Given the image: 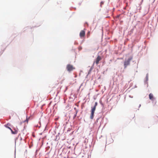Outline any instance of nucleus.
Instances as JSON below:
<instances>
[{
    "mask_svg": "<svg viewBox=\"0 0 158 158\" xmlns=\"http://www.w3.org/2000/svg\"><path fill=\"white\" fill-rule=\"evenodd\" d=\"M98 103L97 102H96L95 104V105L94 107H91V115L90 116V118L91 119H92L94 118V113L95 111L96 110V106L97 105Z\"/></svg>",
    "mask_w": 158,
    "mask_h": 158,
    "instance_id": "obj_1",
    "label": "nucleus"
},
{
    "mask_svg": "<svg viewBox=\"0 0 158 158\" xmlns=\"http://www.w3.org/2000/svg\"><path fill=\"white\" fill-rule=\"evenodd\" d=\"M132 57L130 56L127 60H126L124 62V68H126L127 66L130 64V61L132 59Z\"/></svg>",
    "mask_w": 158,
    "mask_h": 158,
    "instance_id": "obj_2",
    "label": "nucleus"
},
{
    "mask_svg": "<svg viewBox=\"0 0 158 158\" xmlns=\"http://www.w3.org/2000/svg\"><path fill=\"white\" fill-rule=\"evenodd\" d=\"M75 68L73 66V65L70 64H68L67 65L66 69L69 72L73 71V70L75 69Z\"/></svg>",
    "mask_w": 158,
    "mask_h": 158,
    "instance_id": "obj_3",
    "label": "nucleus"
},
{
    "mask_svg": "<svg viewBox=\"0 0 158 158\" xmlns=\"http://www.w3.org/2000/svg\"><path fill=\"white\" fill-rule=\"evenodd\" d=\"M101 59H102V58L100 56H98L96 58L95 60V61H94V62L93 64L95 63L96 64V65H98L99 64V61L100 60H101Z\"/></svg>",
    "mask_w": 158,
    "mask_h": 158,
    "instance_id": "obj_4",
    "label": "nucleus"
},
{
    "mask_svg": "<svg viewBox=\"0 0 158 158\" xmlns=\"http://www.w3.org/2000/svg\"><path fill=\"white\" fill-rule=\"evenodd\" d=\"M85 31L84 30H81L80 33V36L81 38L85 36Z\"/></svg>",
    "mask_w": 158,
    "mask_h": 158,
    "instance_id": "obj_5",
    "label": "nucleus"
},
{
    "mask_svg": "<svg viewBox=\"0 0 158 158\" xmlns=\"http://www.w3.org/2000/svg\"><path fill=\"white\" fill-rule=\"evenodd\" d=\"M149 98L150 100H153L154 99V97H153V95L151 93L149 94Z\"/></svg>",
    "mask_w": 158,
    "mask_h": 158,
    "instance_id": "obj_6",
    "label": "nucleus"
},
{
    "mask_svg": "<svg viewBox=\"0 0 158 158\" xmlns=\"http://www.w3.org/2000/svg\"><path fill=\"white\" fill-rule=\"evenodd\" d=\"M11 131L12 132V133L13 134H16L17 133V131H13L12 129H11Z\"/></svg>",
    "mask_w": 158,
    "mask_h": 158,
    "instance_id": "obj_7",
    "label": "nucleus"
},
{
    "mask_svg": "<svg viewBox=\"0 0 158 158\" xmlns=\"http://www.w3.org/2000/svg\"><path fill=\"white\" fill-rule=\"evenodd\" d=\"M90 32L89 31L87 33V37H89L90 35Z\"/></svg>",
    "mask_w": 158,
    "mask_h": 158,
    "instance_id": "obj_8",
    "label": "nucleus"
},
{
    "mask_svg": "<svg viewBox=\"0 0 158 158\" xmlns=\"http://www.w3.org/2000/svg\"><path fill=\"white\" fill-rule=\"evenodd\" d=\"M8 124H7V125H6V127L7 128H8V129H10V130H11V129L10 127H8Z\"/></svg>",
    "mask_w": 158,
    "mask_h": 158,
    "instance_id": "obj_9",
    "label": "nucleus"
},
{
    "mask_svg": "<svg viewBox=\"0 0 158 158\" xmlns=\"http://www.w3.org/2000/svg\"><path fill=\"white\" fill-rule=\"evenodd\" d=\"M104 2H101V3H100L101 5H101V6H102V5H103V4H104Z\"/></svg>",
    "mask_w": 158,
    "mask_h": 158,
    "instance_id": "obj_10",
    "label": "nucleus"
},
{
    "mask_svg": "<svg viewBox=\"0 0 158 158\" xmlns=\"http://www.w3.org/2000/svg\"><path fill=\"white\" fill-rule=\"evenodd\" d=\"M29 118H27L26 120L25 121H26L27 122V123H28V120H29Z\"/></svg>",
    "mask_w": 158,
    "mask_h": 158,
    "instance_id": "obj_11",
    "label": "nucleus"
},
{
    "mask_svg": "<svg viewBox=\"0 0 158 158\" xmlns=\"http://www.w3.org/2000/svg\"><path fill=\"white\" fill-rule=\"evenodd\" d=\"M77 112H76V113L75 114V116H74V117H76V116H77Z\"/></svg>",
    "mask_w": 158,
    "mask_h": 158,
    "instance_id": "obj_12",
    "label": "nucleus"
},
{
    "mask_svg": "<svg viewBox=\"0 0 158 158\" xmlns=\"http://www.w3.org/2000/svg\"><path fill=\"white\" fill-rule=\"evenodd\" d=\"M119 16H120V15H118V16H117V18H119Z\"/></svg>",
    "mask_w": 158,
    "mask_h": 158,
    "instance_id": "obj_13",
    "label": "nucleus"
}]
</instances>
